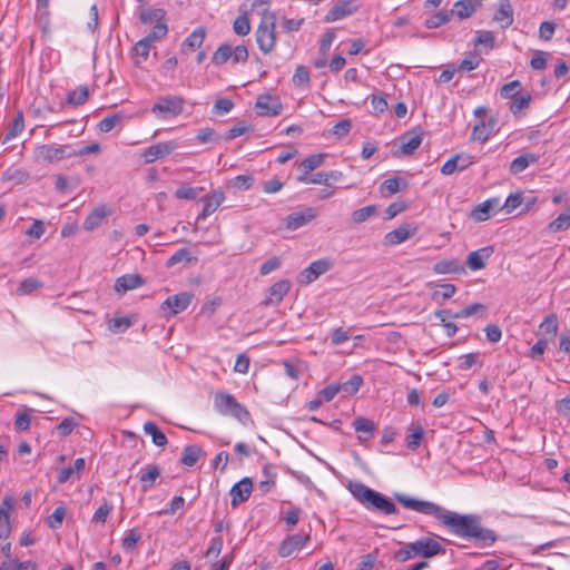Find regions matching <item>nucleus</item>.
<instances>
[{"label":"nucleus","instance_id":"obj_31","mask_svg":"<svg viewBox=\"0 0 570 570\" xmlns=\"http://www.w3.org/2000/svg\"><path fill=\"white\" fill-rule=\"evenodd\" d=\"M433 272L439 275L460 274L464 272V267L458 259H444L433 265Z\"/></svg>","mask_w":570,"mask_h":570},{"label":"nucleus","instance_id":"obj_7","mask_svg":"<svg viewBox=\"0 0 570 570\" xmlns=\"http://www.w3.org/2000/svg\"><path fill=\"white\" fill-rule=\"evenodd\" d=\"M184 108V99L179 96H164L153 106L151 112L164 117L178 116Z\"/></svg>","mask_w":570,"mask_h":570},{"label":"nucleus","instance_id":"obj_12","mask_svg":"<svg viewBox=\"0 0 570 570\" xmlns=\"http://www.w3.org/2000/svg\"><path fill=\"white\" fill-rule=\"evenodd\" d=\"M291 289L288 279H281L274 283L268 289L266 298L263 301L264 306H277Z\"/></svg>","mask_w":570,"mask_h":570},{"label":"nucleus","instance_id":"obj_64","mask_svg":"<svg viewBox=\"0 0 570 570\" xmlns=\"http://www.w3.org/2000/svg\"><path fill=\"white\" fill-rule=\"evenodd\" d=\"M520 87H521V83L518 80H513L509 83H505L501 88V96L507 99H514L519 94Z\"/></svg>","mask_w":570,"mask_h":570},{"label":"nucleus","instance_id":"obj_32","mask_svg":"<svg viewBox=\"0 0 570 570\" xmlns=\"http://www.w3.org/2000/svg\"><path fill=\"white\" fill-rule=\"evenodd\" d=\"M160 476V469L156 464H149L146 468V472L141 473L139 481L141 483V491L147 492L154 485L156 480Z\"/></svg>","mask_w":570,"mask_h":570},{"label":"nucleus","instance_id":"obj_41","mask_svg":"<svg viewBox=\"0 0 570 570\" xmlns=\"http://www.w3.org/2000/svg\"><path fill=\"white\" fill-rule=\"evenodd\" d=\"M166 12L164 9H145L140 11L139 19L144 24L165 20Z\"/></svg>","mask_w":570,"mask_h":570},{"label":"nucleus","instance_id":"obj_42","mask_svg":"<svg viewBox=\"0 0 570 570\" xmlns=\"http://www.w3.org/2000/svg\"><path fill=\"white\" fill-rule=\"evenodd\" d=\"M532 100V97L530 94L517 96L510 104V111L514 116H519L522 110L527 109L530 106V102Z\"/></svg>","mask_w":570,"mask_h":570},{"label":"nucleus","instance_id":"obj_1","mask_svg":"<svg viewBox=\"0 0 570 570\" xmlns=\"http://www.w3.org/2000/svg\"><path fill=\"white\" fill-rule=\"evenodd\" d=\"M394 498L405 509L435 518L452 534L459 538L473 540L487 547L492 546L498 539L493 530L482 525L481 517L478 514H460L445 510L432 501L413 498L404 493H395Z\"/></svg>","mask_w":570,"mask_h":570},{"label":"nucleus","instance_id":"obj_38","mask_svg":"<svg viewBox=\"0 0 570 570\" xmlns=\"http://www.w3.org/2000/svg\"><path fill=\"white\" fill-rule=\"evenodd\" d=\"M89 97V89L87 86H79L75 90L68 92L67 102L72 106L83 105Z\"/></svg>","mask_w":570,"mask_h":570},{"label":"nucleus","instance_id":"obj_17","mask_svg":"<svg viewBox=\"0 0 570 570\" xmlns=\"http://www.w3.org/2000/svg\"><path fill=\"white\" fill-rule=\"evenodd\" d=\"M348 187L350 185L345 184L342 171L332 170L323 174V198L332 196L336 188Z\"/></svg>","mask_w":570,"mask_h":570},{"label":"nucleus","instance_id":"obj_57","mask_svg":"<svg viewBox=\"0 0 570 570\" xmlns=\"http://www.w3.org/2000/svg\"><path fill=\"white\" fill-rule=\"evenodd\" d=\"M153 43L154 42L145 37L134 46L132 51L136 56L147 60Z\"/></svg>","mask_w":570,"mask_h":570},{"label":"nucleus","instance_id":"obj_60","mask_svg":"<svg viewBox=\"0 0 570 570\" xmlns=\"http://www.w3.org/2000/svg\"><path fill=\"white\" fill-rule=\"evenodd\" d=\"M436 286L440 291L433 293V299H436L439 296H441L442 299H450L456 292V287L450 283L436 284Z\"/></svg>","mask_w":570,"mask_h":570},{"label":"nucleus","instance_id":"obj_36","mask_svg":"<svg viewBox=\"0 0 570 570\" xmlns=\"http://www.w3.org/2000/svg\"><path fill=\"white\" fill-rule=\"evenodd\" d=\"M144 432L151 436L153 443L157 446H165L168 442L165 433L154 422H146L144 424Z\"/></svg>","mask_w":570,"mask_h":570},{"label":"nucleus","instance_id":"obj_35","mask_svg":"<svg viewBox=\"0 0 570 570\" xmlns=\"http://www.w3.org/2000/svg\"><path fill=\"white\" fill-rule=\"evenodd\" d=\"M424 438V429L421 424L411 425L410 433L407 434L405 439L406 446L412 450L416 451Z\"/></svg>","mask_w":570,"mask_h":570},{"label":"nucleus","instance_id":"obj_5","mask_svg":"<svg viewBox=\"0 0 570 570\" xmlns=\"http://www.w3.org/2000/svg\"><path fill=\"white\" fill-rule=\"evenodd\" d=\"M363 384V379L358 374L352 375L347 381L334 382L326 387L323 389V401L330 402L337 394H341L343 397H348L354 395Z\"/></svg>","mask_w":570,"mask_h":570},{"label":"nucleus","instance_id":"obj_59","mask_svg":"<svg viewBox=\"0 0 570 570\" xmlns=\"http://www.w3.org/2000/svg\"><path fill=\"white\" fill-rule=\"evenodd\" d=\"M351 336V330H344L343 327H337L333 330L330 334L331 344L333 346L340 345L346 342Z\"/></svg>","mask_w":570,"mask_h":570},{"label":"nucleus","instance_id":"obj_56","mask_svg":"<svg viewBox=\"0 0 570 570\" xmlns=\"http://www.w3.org/2000/svg\"><path fill=\"white\" fill-rule=\"evenodd\" d=\"M191 259L193 257L190 256L189 250L187 248H180L167 259L166 266L173 267L180 262L189 263Z\"/></svg>","mask_w":570,"mask_h":570},{"label":"nucleus","instance_id":"obj_46","mask_svg":"<svg viewBox=\"0 0 570 570\" xmlns=\"http://www.w3.org/2000/svg\"><path fill=\"white\" fill-rule=\"evenodd\" d=\"M353 426L356 432L366 434L365 439L371 438L375 430L374 423L371 420L363 416L355 419L353 422Z\"/></svg>","mask_w":570,"mask_h":570},{"label":"nucleus","instance_id":"obj_21","mask_svg":"<svg viewBox=\"0 0 570 570\" xmlns=\"http://www.w3.org/2000/svg\"><path fill=\"white\" fill-rule=\"evenodd\" d=\"M110 214V210L105 204L95 207L83 222V229L92 232L98 228L102 220Z\"/></svg>","mask_w":570,"mask_h":570},{"label":"nucleus","instance_id":"obj_43","mask_svg":"<svg viewBox=\"0 0 570 570\" xmlns=\"http://www.w3.org/2000/svg\"><path fill=\"white\" fill-rule=\"evenodd\" d=\"M124 115L122 114H119V112H116V114H112V115H109L107 117H105L104 119H101L98 124V129L101 131V132H109L111 131L119 122H121V120L124 119Z\"/></svg>","mask_w":570,"mask_h":570},{"label":"nucleus","instance_id":"obj_44","mask_svg":"<svg viewBox=\"0 0 570 570\" xmlns=\"http://www.w3.org/2000/svg\"><path fill=\"white\" fill-rule=\"evenodd\" d=\"M232 59V46L227 43L220 45L212 57V62L216 66L224 65Z\"/></svg>","mask_w":570,"mask_h":570},{"label":"nucleus","instance_id":"obj_28","mask_svg":"<svg viewBox=\"0 0 570 570\" xmlns=\"http://www.w3.org/2000/svg\"><path fill=\"white\" fill-rule=\"evenodd\" d=\"M316 216L313 209H306L304 212H296L287 216L286 226L288 229H297L308 222H311Z\"/></svg>","mask_w":570,"mask_h":570},{"label":"nucleus","instance_id":"obj_14","mask_svg":"<svg viewBox=\"0 0 570 570\" xmlns=\"http://www.w3.org/2000/svg\"><path fill=\"white\" fill-rule=\"evenodd\" d=\"M253 490V482L249 478H243L240 481L235 483L229 494L232 497L230 504L233 508H237L240 503L248 500Z\"/></svg>","mask_w":570,"mask_h":570},{"label":"nucleus","instance_id":"obj_9","mask_svg":"<svg viewBox=\"0 0 570 570\" xmlns=\"http://www.w3.org/2000/svg\"><path fill=\"white\" fill-rule=\"evenodd\" d=\"M193 294L183 292L166 298L160 308L166 313V316H175L185 311L191 303Z\"/></svg>","mask_w":570,"mask_h":570},{"label":"nucleus","instance_id":"obj_34","mask_svg":"<svg viewBox=\"0 0 570 570\" xmlns=\"http://www.w3.org/2000/svg\"><path fill=\"white\" fill-rule=\"evenodd\" d=\"M475 10L476 6L473 4L472 0H459L454 3L450 12L452 16H456L460 19H466L471 17Z\"/></svg>","mask_w":570,"mask_h":570},{"label":"nucleus","instance_id":"obj_8","mask_svg":"<svg viewBox=\"0 0 570 570\" xmlns=\"http://www.w3.org/2000/svg\"><path fill=\"white\" fill-rule=\"evenodd\" d=\"M410 549L415 553V557L432 558L438 554H443L445 549L436 540L432 538H420L414 542H410Z\"/></svg>","mask_w":570,"mask_h":570},{"label":"nucleus","instance_id":"obj_11","mask_svg":"<svg viewBox=\"0 0 570 570\" xmlns=\"http://www.w3.org/2000/svg\"><path fill=\"white\" fill-rule=\"evenodd\" d=\"M321 165V154H315L304 159L298 165L299 176L298 180L303 183H320L321 174L314 176L311 173Z\"/></svg>","mask_w":570,"mask_h":570},{"label":"nucleus","instance_id":"obj_48","mask_svg":"<svg viewBox=\"0 0 570 570\" xmlns=\"http://www.w3.org/2000/svg\"><path fill=\"white\" fill-rule=\"evenodd\" d=\"M543 334L554 337L558 333V318L556 314H549L539 326Z\"/></svg>","mask_w":570,"mask_h":570},{"label":"nucleus","instance_id":"obj_30","mask_svg":"<svg viewBox=\"0 0 570 570\" xmlns=\"http://www.w3.org/2000/svg\"><path fill=\"white\" fill-rule=\"evenodd\" d=\"M321 276V259L313 262L308 267L303 269L297 276V283L306 286L316 281Z\"/></svg>","mask_w":570,"mask_h":570},{"label":"nucleus","instance_id":"obj_25","mask_svg":"<svg viewBox=\"0 0 570 570\" xmlns=\"http://www.w3.org/2000/svg\"><path fill=\"white\" fill-rule=\"evenodd\" d=\"M415 232L416 228H410L409 225L400 226L385 235V244L399 245L413 236Z\"/></svg>","mask_w":570,"mask_h":570},{"label":"nucleus","instance_id":"obj_29","mask_svg":"<svg viewBox=\"0 0 570 570\" xmlns=\"http://www.w3.org/2000/svg\"><path fill=\"white\" fill-rule=\"evenodd\" d=\"M85 459L78 458L73 462L72 466L63 468L59 471L57 480L59 483H66L69 481L73 475L77 478H80L82 471L85 470Z\"/></svg>","mask_w":570,"mask_h":570},{"label":"nucleus","instance_id":"obj_50","mask_svg":"<svg viewBox=\"0 0 570 570\" xmlns=\"http://www.w3.org/2000/svg\"><path fill=\"white\" fill-rule=\"evenodd\" d=\"M141 539V534L136 529H130L121 541L125 551L131 552Z\"/></svg>","mask_w":570,"mask_h":570},{"label":"nucleus","instance_id":"obj_10","mask_svg":"<svg viewBox=\"0 0 570 570\" xmlns=\"http://www.w3.org/2000/svg\"><path fill=\"white\" fill-rule=\"evenodd\" d=\"M360 6L355 0H338L326 13L325 21L333 22L357 12Z\"/></svg>","mask_w":570,"mask_h":570},{"label":"nucleus","instance_id":"obj_26","mask_svg":"<svg viewBox=\"0 0 570 570\" xmlns=\"http://www.w3.org/2000/svg\"><path fill=\"white\" fill-rule=\"evenodd\" d=\"M256 108L259 110L261 116H277L282 111V105L269 96H259L256 101Z\"/></svg>","mask_w":570,"mask_h":570},{"label":"nucleus","instance_id":"obj_33","mask_svg":"<svg viewBox=\"0 0 570 570\" xmlns=\"http://www.w3.org/2000/svg\"><path fill=\"white\" fill-rule=\"evenodd\" d=\"M539 157L534 154H523L515 159L512 160L510 164V173L511 174H519L527 169L529 165L537 163Z\"/></svg>","mask_w":570,"mask_h":570},{"label":"nucleus","instance_id":"obj_6","mask_svg":"<svg viewBox=\"0 0 570 570\" xmlns=\"http://www.w3.org/2000/svg\"><path fill=\"white\" fill-rule=\"evenodd\" d=\"M71 157H75V148L70 145H42L36 149L39 163H56Z\"/></svg>","mask_w":570,"mask_h":570},{"label":"nucleus","instance_id":"obj_16","mask_svg":"<svg viewBox=\"0 0 570 570\" xmlns=\"http://www.w3.org/2000/svg\"><path fill=\"white\" fill-rule=\"evenodd\" d=\"M176 148V144L173 141H161L156 145L149 146L142 153L146 164H151L159 158H163L171 154Z\"/></svg>","mask_w":570,"mask_h":570},{"label":"nucleus","instance_id":"obj_20","mask_svg":"<svg viewBox=\"0 0 570 570\" xmlns=\"http://www.w3.org/2000/svg\"><path fill=\"white\" fill-rule=\"evenodd\" d=\"M400 153L402 155H412L422 142V132L417 130L406 131L401 138Z\"/></svg>","mask_w":570,"mask_h":570},{"label":"nucleus","instance_id":"obj_24","mask_svg":"<svg viewBox=\"0 0 570 570\" xmlns=\"http://www.w3.org/2000/svg\"><path fill=\"white\" fill-rule=\"evenodd\" d=\"M206 37L204 27L196 28L183 42L181 50L185 53L193 52L200 48Z\"/></svg>","mask_w":570,"mask_h":570},{"label":"nucleus","instance_id":"obj_27","mask_svg":"<svg viewBox=\"0 0 570 570\" xmlns=\"http://www.w3.org/2000/svg\"><path fill=\"white\" fill-rule=\"evenodd\" d=\"M144 284V281L138 274H127L118 277L115 283V289L118 293L137 288Z\"/></svg>","mask_w":570,"mask_h":570},{"label":"nucleus","instance_id":"obj_49","mask_svg":"<svg viewBox=\"0 0 570 570\" xmlns=\"http://www.w3.org/2000/svg\"><path fill=\"white\" fill-rule=\"evenodd\" d=\"M39 287H41V282H39L37 278L29 277L20 282L16 293L19 296H24L31 294Z\"/></svg>","mask_w":570,"mask_h":570},{"label":"nucleus","instance_id":"obj_62","mask_svg":"<svg viewBox=\"0 0 570 570\" xmlns=\"http://www.w3.org/2000/svg\"><path fill=\"white\" fill-rule=\"evenodd\" d=\"M376 213V208L373 205L362 207L353 213V220L356 223H363L372 217Z\"/></svg>","mask_w":570,"mask_h":570},{"label":"nucleus","instance_id":"obj_3","mask_svg":"<svg viewBox=\"0 0 570 570\" xmlns=\"http://www.w3.org/2000/svg\"><path fill=\"white\" fill-rule=\"evenodd\" d=\"M275 29L276 17L265 8L263 19L255 31L256 42L262 52L269 53L274 49L276 43Z\"/></svg>","mask_w":570,"mask_h":570},{"label":"nucleus","instance_id":"obj_45","mask_svg":"<svg viewBox=\"0 0 570 570\" xmlns=\"http://www.w3.org/2000/svg\"><path fill=\"white\" fill-rule=\"evenodd\" d=\"M452 13L450 11H439L425 20V26L429 29L439 28L442 24L449 22Z\"/></svg>","mask_w":570,"mask_h":570},{"label":"nucleus","instance_id":"obj_15","mask_svg":"<svg viewBox=\"0 0 570 570\" xmlns=\"http://www.w3.org/2000/svg\"><path fill=\"white\" fill-rule=\"evenodd\" d=\"M309 537L303 533L288 535L279 546L278 554L283 558L292 556L294 552L299 551Z\"/></svg>","mask_w":570,"mask_h":570},{"label":"nucleus","instance_id":"obj_2","mask_svg":"<svg viewBox=\"0 0 570 570\" xmlns=\"http://www.w3.org/2000/svg\"><path fill=\"white\" fill-rule=\"evenodd\" d=\"M347 489L354 499L366 509L379 511L387 515L397 513L396 505L389 498L360 481H350Z\"/></svg>","mask_w":570,"mask_h":570},{"label":"nucleus","instance_id":"obj_18","mask_svg":"<svg viewBox=\"0 0 570 570\" xmlns=\"http://www.w3.org/2000/svg\"><path fill=\"white\" fill-rule=\"evenodd\" d=\"M14 507V501L10 495H6L0 503V539H7L11 533L10 511Z\"/></svg>","mask_w":570,"mask_h":570},{"label":"nucleus","instance_id":"obj_47","mask_svg":"<svg viewBox=\"0 0 570 570\" xmlns=\"http://www.w3.org/2000/svg\"><path fill=\"white\" fill-rule=\"evenodd\" d=\"M292 81L296 88H307L309 83V72L307 68L304 66H298L292 78Z\"/></svg>","mask_w":570,"mask_h":570},{"label":"nucleus","instance_id":"obj_52","mask_svg":"<svg viewBox=\"0 0 570 570\" xmlns=\"http://www.w3.org/2000/svg\"><path fill=\"white\" fill-rule=\"evenodd\" d=\"M568 228H570V215L568 214H560L548 225V229L552 233L567 230Z\"/></svg>","mask_w":570,"mask_h":570},{"label":"nucleus","instance_id":"obj_63","mask_svg":"<svg viewBox=\"0 0 570 570\" xmlns=\"http://www.w3.org/2000/svg\"><path fill=\"white\" fill-rule=\"evenodd\" d=\"M495 37L492 31L482 30L476 31V38L475 43L476 45H484L488 48L492 49L494 47Z\"/></svg>","mask_w":570,"mask_h":570},{"label":"nucleus","instance_id":"obj_4","mask_svg":"<svg viewBox=\"0 0 570 570\" xmlns=\"http://www.w3.org/2000/svg\"><path fill=\"white\" fill-rule=\"evenodd\" d=\"M216 410L223 415H230L240 422L249 417V412L242 405L232 394L226 392H217L214 399Z\"/></svg>","mask_w":570,"mask_h":570},{"label":"nucleus","instance_id":"obj_53","mask_svg":"<svg viewBox=\"0 0 570 570\" xmlns=\"http://www.w3.org/2000/svg\"><path fill=\"white\" fill-rule=\"evenodd\" d=\"M168 32V27L165 20H160L156 22V24L153 27L151 31L149 32L146 38H148L151 42L158 41L163 39Z\"/></svg>","mask_w":570,"mask_h":570},{"label":"nucleus","instance_id":"obj_22","mask_svg":"<svg viewBox=\"0 0 570 570\" xmlns=\"http://www.w3.org/2000/svg\"><path fill=\"white\" fill-rule=\"evenodd\" d=\"M513 8L510 0H499L493 21L500 23L502 29H507L513 23Z\"/></svg>","mask_w":570,"mask_h":570},{"label":"nucleus","instance_id":"obj_51","mask_svg":"<svg viewBox=\"0 0 570 570\" xmlns=\"http://www.w3.org/2000/svg\"><path fill=\"white\" fill-rule=\"evenodd\" d=\"M234 32L238 36H247L250 32V22L246 14L238 16L233 23Z\"/></svg>","mask_w":570,"mask_h":570},{"label":"nucleus","instance_id":"obj_61","mask_svg":"<svg viewBox=\"0 0 570 570\" xmlns=\"http://www.w3.org/2000/svg\"><path fill=\"white\" fill-rule=\"evenodd\" d=\"M111 511H112V504L109 502H105L94 513L92 521L97 522V523L105 524L107 517L111 513Z\"/></svg>","mask_w":570,"mask_h":570},{"label":"nucleus","instance_id":"obj_58","mask_svg":"<svg viewBox=\"0 0 570 570\" xmlns=\"http://www.w3.org/2000/svg\"><path fill=\"white\" fill-rule=\"evenodd\" d=\"M23 128H24L23 116H22L21 112H19L17 115V117L13 119L12 125H11L9 131L6 134L3 142H6V141L10 140L11 138H13V137L18 136L19 134H21Z\"/></svg>","mask_w":570,"mask_h":570},{"label":"nucleus","instance_id":"obj_40","mask_svg":"<svg viewBox=\"0 0 570 570\" xmlns=\"http://www.w3.org/2000/svg\"><path fill=\"white\" fill-rule=\"evenodd\" d=\"M264 480L259 481L258 488L263 493L268 492L275 484L276 472L272 464H265L263 468Z\"/></svg>","mask_w":570,"mask_h":570},{"label":"nucleus","instance_id":"obj_55","mask_svg":"<svg viewBox=\"0 0 570 570\" xmlns=\"http://www.w3.org/2000/svg\"><path fill=\"white\" fill-rule=\"evenodd\" d=\"M66 517V509L63 507H57L51 515L47 519V524L51 529H58L61 527L62 521Z\"/></svg>","mask_w":570,"mask_h":570},{"label":"nucleus","instance_id":"obj_54","mask_svg":"<svg viewBox=\"0 0 570 570\" xmlns=\"http://www.w3.org/2000/svg\"><path fill=\"white\" fill-rule=\"evenodd\" d=\"M523 202L522 193L510 194L505 199L504 204L500 207L504 209L508 214L512 213L517 209Z\"/></svg>","mask_w":570,"mask_h":570},{"label":"nucleus","instance_id":"obj_13","mask_svg":"<svg viewBox=\"0 0 570 570\" xmlns=\"http://www.w3.org/2000/svg\"><path fill=\"white\" fill-rule=\"evenodd\" d=\"M500 208V199L498 197L489 198L478 204L470 212V217L476 223L488 220L494 210Z\"/></svg>","mask_w":570,"mask_h":570},{"label":"nucleus","instance_id":"obj_23","mask_svg":"<svg viewBox=\"0 0 570 570\" xmlns=\"http://www.w3.org/2000/svg\"><path fill=\"white\" fill-rule=\"evenodd\" d=\"M493 253L492 247H483L478 250H473L468 255L466 264L471 271H479L484 268L485 261L490 258Z\"/></svg>","mask_w":570,"mask_h":570},{"label":"nucleus","instance_id":"obj_39","mask_svg":"<svg viewBox=\"0 0 570 570\" xmlns=\"http://www.w3.org/2000/svg\"><path fill=\"white\" fill-rule=\"evenodd\" d=\"M494 125V120H490L488 124L485 121H481L475 125L472 130L471 138L473 140L485 141L489 139L491 135V129Z\"/></svg>","mask_w":570,"mask_h":570},{"label":"nucleus","instance_id":"obj_37","mask_svg":"<svg viewBox=\"0 0 570 570\" xmlns=\"http://www.w3.org/2000/svg\"><path fill=\"white\" fill-rule=\"evenodd\" d=\"M202 454L203 450L200 446L187 445L184 448L183 455L180 458V463L186 466H194Z\"/></svg>","mask_w":570,"mask_h":570},{"label":"nucleus","instance_id":"obj_19","mask_svg":"<svg viewBox=\"0 0 570 570\" xmlns=\"http://www.w3.org/2000/svg\"><path fill=\"white\" fill-rule=\"evenodd\" d=\"M225 195L222 190H213L210 194L202 197L204 207L202 213L198 215V219H206L209 215L216 212V209L224 202Z\"/></svg>","mask_w":570,"mask_h":570}]
</instances>
